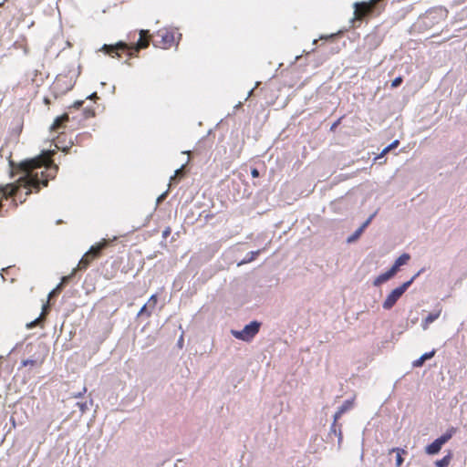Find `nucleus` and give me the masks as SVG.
<instances>
[{
    "instance_id": "nucleus-30",
    "label": "nucleus",
    "mask_w": 467,
    "mask_h": 467,
    "mask_svg": "<svg viewBox=\"0 0 467 467\" xmlns=\"http://www.w3.org/2000/svg\"><path fill=\"white\" fill-rule=\"evenodd\" d=\"M343 415V413L337 409L334 415V421L332 423V427L336 425L337 420Z\"/></svg>"
},
{
    "instance_id": "nucleus-5",
    "label": "nucleus",
    "mask_w": 467,
    "mask_h": 467,
    "mask_svg": "<svg viewBox=\"0 0 467 467\" xmlns=\"http://www.w3.org/2000/svg\"><path fill=\"white\" fill-rule=\"evenodd\" d=\"M108 243L106 240L99 242V244L92 245L89 250L83 255L78 263V267L80 269L86 268L89 265V255L92 257H97L99 255L102 249L107 246Z\"/></svg>"
},
{
    "instance_id": "nucleus-15",
    "label": "nucleus",
    "mask_w": 467,
    "mask_h": 467,
    "mask_svg": "<svg viewBox=\"0 0 467 467\" xmlns=\"http://www.w3.org/2000/svg\"><path fill=\"white\" fill-rule=\"evenodd\" d=\"M354 6L356 8L355 13L358 14L359 16H362L368 11V5L365 2L355 3Z\"/></svg>"
},
{
    "instance_id": "nucleus-33",
    "label": "nucleus",
    "mask_w": 467,
    "mask_h": 467,
    "mask_svg": "<svg viewBox=\"0 0 467 467\" xmlns=\"http://www.w3.org/2000/svg\"><path fill=\"white\" fill-rule=\"evenodd\" d=\"M166 195H167V191H166V192H164L163 193H161V194L157 198V200H156V204H157V205H158V204H160V203H161V202L165 199Z\"/></svg>"
},
{
    "instance_id": "nucleus-19",
    "label": "nucleus",
    "mask_w": 467,
    "mask_h": 467,
    "mask_svg": "<svg viewBox=\"0 0 467 467\" xmlns=\"http://www.w3.org/2000/svg\"><path fill=\"white\" fill-rule=\"evenodd\" d=\"M410 256L409 254H402L401 255H400L396 260H395V264H397L400 267L401 265H404L407 264V262L410 260Z\"/></svg>"
},
{
    "instance_id": "nucleus-14",
    "label": "nucleus",
    "mask_w": 467,
    "mask_h": 467,
    "mask_svg": "<svg viewBox=\"0 0 467 467\" xmlns=\"http://www.w3.org/2000/svg\"><path fill=\"white\" fill-rule=\"evenodd\" d=\"M148 33L147 30H140V39L138 40L137 44H136V47H134V49L136 51H139L140 48H145L148 47L149 45V42L148 41H144L142 39V37Z\"/></svg>"
},
{
    "instance_id": "nucleus-42",
    "label": "nucleus",
    "mask_w": 467,
    "mask_h": 467,
    "mask_svg": "<svg viewBox=\"0 0 467 467\" xmlns=\"http://www.w3.org/2000/svg\"><path fill=\"white\" fill-rule=\"evenodd\" d=\"M57 292L55 291V289H53L49 294H48V297H52L53 296H55Z\"/></svg>"
},
{
    "instance_id": "nucleus-6",
    "label": "nucleus",
    "mask_w": 467,
    "mask_h": 467,
    "mask_svg": "<svg viewBox=\"0 0 467 467\" xmlns=\"http://www.w3.org/2000/svg\"><path fill=\"white\" fill-rule=\"evenodd\" d=\"M159 36H161V47L162 48H168L171 47L175 43V36L173 33L165 31V32H159Z\"/></svg>"
},
{
    "instance_id": "nucleus-27",
    "label": "nucleus",
    "mask_w": 467,
    "mask_h": 467,
    "mask_svg": "<svg viewBox=\"0 0 467 467\" xmlns=\"http://www.w3.org/2000/svg\"><path fill=\"white\" fill-rule=\"evenodd\" d=\"M399 268L400 266L394 263V265L388 271L389 272V274L392 275V276H394L398 272Z\"/></svg>"
},
{
    "instance_id": "nucleus-3",
    "label": "nucleus",
    "mask_w": 467,
    "mask_h": 467,
    "mask_svg": "<svg viewBox=\"0 0 467 467\" xmlns=\"http://www.w3.org/2000/svg\"><path fill=\"white\" fill-rule=\"evenodd\" d=\"M261 323L254 320L245 325L242 330H231V334L237 339L250 342L259 332Z\"/></svg>"
},
{
    "instance_id": "nucleus-45",
    "label": "nucleus",
    "mask_w": 467,
    "mask_h": 467,
    "mask_svg": "<svg viewBox=\"0 0 467 467\" xmlns=\"http://www.w3.org/2000/svg\"><path fill=\"white\" fill-rule=\"evenodd\" d=\"M11 424H13L14 427L16 426V422L13 417L11 418Z\"/></svg>"
},
{
    "instance_id": "nucleus-40",
    "label": "nucleus",
    "mask_w": 467,
    "mask_h": 467,
    "mask_svg": "<svg viewBox=\"0 0 467 467\" xmlns=\"http://www.w3.org/2000/svg\"><path fill=\"white\" fill-rule=\"evenodd\" d=\"M184 165H185V164H182V167H181L180 169H177V170L175 171V174H174V176H176V175L180 174L181 171L184 168Z\"/></svg>"
},
{
    "instance_id": "nucleus-13",
    "label": "nucleus",
    "mask_w": 467,
    "mask_h": 467,
    "mask_svg": "<svg viewBox=\"0 0 467 467\" xmlns=\"http://www.w3.org/2000/svg\"><path fill=\"white\" fill-rule=\"evenodd\" d=\"M391 452H396V466L400 467L403 462V458H402L401 454L406 452L405 450L400 449V448H392L389 451V453H391Z\"/></svg>"
},
{
    "instance_id": "nucleus-32",
    "label": "nucleus",
    "mask_w": 467,
    "mask_h": 467,
    "mask_svg": "<svg viewBox=\"0 0 467 467\" xmlns=\"http://www.w3.org/2000/svg\"><path fill=\"white\" fill-rule=\"evenodd\" d=\"M12 189L10 186H8L7 189H0V198L3 197V196H5L6 194H8L9 192H11Z\"/></svg>"
},
{
    "instance_id": "nucleus-37",
    "label": "nucleus",
    "mask_w": 467,
    "mask_h": 467,
    "mask_svg": "<svg viewBox=\"0 0 467 467\" xmlns=\"http://www.w3.org/2000/svg\"><path fill=\"white\" fill-rule=\"evenodd\" d=\"M38 319H39V318H36V319H35L34 321H32V322L28 323V324H27V327H28V328H31V327H33L34 326H36V324L38 322Z\"/></svg>"
},
{
    "instance_id": "nucleus-47",
    "label": "nucleus",
    "mask_w": 467,
    "mask_h": 467,
    "mask_svg": "<svg viewBox=\"0 0 467 467\" xmlns=\"http://www.w3.org/2000/svg\"><path fill=\"white\" fill-rule=\"evenodd\" d=\"M9 162H10L11 167L14 168L15 167L14 161H10Z\"/></svg>"
},
{
    "instance_id": "nucleus-39",
    "label": "nucleus",
    "mask_w": 467,
    "mask_h": 467,
    "mask_svg": "<svg viewBox=\"0 0 467 467\" xmlns=\"http://www.w3.org/2000/svg\"><path fill=\"white\" fill-rule=\"evenodd\" d=\"M83 104L82 100H78L74 103V107L79 108Z\"/></svg>"
},
{
    "instance_id": "nucleus-7",
    "label": "nucleus",
    "mask_w": 467,
    "mask_h": 467,
    "mask_svg": "<svg viewBox=\"0 0 467 467\" xmlns=\"http://www.w3.org/2000/svg\"><path fill=\"white\" fill-rule=\"evenodd\" d=\"M448 11L443 7H436L427 12L426 18L434 19H445L447 17Z\"/></svg>"
},
{
    "instance_id": "nucleus-16",
    "label": "nucleus",
    "mask_w": 467,
    "mask_h": 467,
    "mask_svg": "<svg viewBox=\"0 0 467 467\" xmlns=\"http://www.w3.org/2000/svg\"><path fill=\"white\" fill-rule=\"evenodd\" d=\"M261 253V250L251 251L247 254L246 258H244L239 265L250 263L255 259V257Z\"/></svg>"
},
{
    "instance_id": "nucleus-28",
    "label": "nucleus",
    "mask_w": 467,
    "mask_h": 467,
    "mask_svg": "<svg viewBox=\"0 0 467 467\" xmlns=\"http://www.w3.org/2000/svg\"><path fill=\"white\" fill-rule=\"evenodd\" d=\"M399 268L400 266L394 263V265L388 271L389 272V274L392 275V276H394L398 272Z\"/></svg>"
},
{
    "instance_id": "nucleus-34",
    "label": "nucleus",
    "mask_w": 467,
    "mask_h": 467,
    "mask_svg": "<svg viewBox=\"0 0 467 467\" xmlns=\"http://www.w3.org/2000/svg\"><path fill=\"white\" fill-rule=\"evenodd\" d=\"M87 391V388L86 387H83L82 390L80 392H78L76 394H74V398H80L84 393H86Z\"/></svg>"
},
{
    "instance_id": "nucleus-1",
    "label": "nucleus",
    "mask_w": 467,
    "mask_h": 467,
    "mask_svg": "<svg viewBox=\"0 0 467 467\" xmlns=\"http://www.w3.org/2000/svg\"><path fill=\"white\" fill-rule=\"evenodd\" d=\"M53 153L54 150H43L40 155L19 162L17 169L22 175L16 183L0 186V189L5 190L8 186L12 189L11 192L0 198V202L3 199H7L13 195L19 199L20 202H23L26 199L21 196L20 191L22 189L25 190V195H28L33 189L38 191L41 186H47L48 178H55L58 170V167L53 163L50 158Z\"/></svg>"
},
{
    "instance_id": "nucleus-23",
    "label": "nucleus",
    "mask_w": 467,
    "mask_h": 467,
    "mask_svg": "<svg viewBox=\"0 0 467 467\" xmlns=\"http://www.w3.org/2000/svg\"><path fill=\"white\" fill-rule=\"evenodd\" d=\"M156 304H157V296H156V295H152V296L149 298V300H148V302H147V305H148V306H149V307L152 310V309L155 307Z\"/></svg>"
},
{
    "instance_id": "nucleus-38",
    "label": "nucleus",
    "mask_w": 467,
    "mask_h": 467,
    "mask_svg": "<svg viewBox=\"0 0 467 467\" xmlns=\"http://www.w3.org/2000/svg\"><path fill=\"white\" fill-rule=\"evenodd\" d=\"M63 285H64L60 282V283L56 286V288H54V289H55V291L59 292V291L62 289Z\"/></svg>"
},
{
    "instance_id": "nucleus-43",
    "label": "nucleus",
    "mask_w": 467,
    "mask_h": 467,
    "mask_svg": "<svg viewBox=\"0 0 467 467\" xmlns=\"http://www.w3.org/2000/svg\"><path fill=\"white\" fill-rule=\"evenodd\" d=\"M337 435H338V442H340V441H341V440H342V433H341V431H338V434H337Z\"/></svg>"
},
{
    "instance_id": "nucleus-17",
    "label": "nucleus",
    "mask_w": 467,
    "mask_h": 467,
    "mask_svg": "<svg viewBox=\"0 0 467 467\" xmlns=\"http://www.w3.org/2000/svg\"><path fill=\"white\" fill-rule=\"evenodd\" d=\"M400 141L398 140H393L389 145H388L387 147H385L382 151L380 152V154L379 156H377L375 159H379L381 158L384 154H386L387 152H389L391 149H394L396 148L398 145H399Z\"/></svg>"
},
{
    "instance_id": "nucleus-35",
    "label": "nucleus",
    "mask_w": 467,
    "mask_h": 467,
    "mask_svg": "<svg viewBox=\"0 0 467 467\" xmlns=\"http://www.w3.org/2000/svg\"><path fill=\"white\" fill-rule=\"evenodd\" d=\"M34 363H35V360H33V359H26V360L23 361L22 364H23V366L26 367V366H28V365H33Z\"/></svg>"
},
{
    "instance_id": "nucleus-9",
    "label": "nucleus",
    "mask_w": 467,
    "mask_h": 467,
    "mask_svg": "<svg viewBox=\"0 0 467 467\" xmlns=\"http://www.w3.org/2000/svg\"><path fill=\"white\" fill-rule=\"evenodd\" d=\"M441 313V308L430 313L421 322L422 329L426 330L429 327L430 324H431L432 322L439 318Z\"/></svg>"
},
{
    "instance_id": "nucleus-2",
    "label": "nucleus",
    "mask_w": 467,
    "mask_h": 467,
    "mask_svg": "<svg viewBox=\"0 0 467 467\" xmlns=\"http://www.w3.org/2000/svg\"><path fill=\"white\" fill-rule=\"evenodd\" d=\"M422 270L417 272L409 281L404 282L401 285L393 289L382 303V307L385 310L391 309L405 291L410 286L413 281L420 275Z\"/></svg>"
},
{
    "instance_id": "nucleus-24",
    "label": "nucleus",
    "mask_w": 467,
    "mask_h": 467,
    "mask_svg": "<svg viewBox=\"0 0 467 467\" xmlns=\"http://www.w3.org/2000/svg\"><path fill=\"white\" fill-rule=\"evenodd\" d=\"M375 216V213L371 214L358 228H362V231L364 232V230L369 225V223H371L373 217Z\"/></svg>"
},
{
    "instance_id": "nucleus-44",
    "label": "nucleus",
    "mask_w": 467,
    "mask_h": 467,
    "mask_svg": "<svg viewBox=\"0 0 467 467\" xmlns=\"http://www.w3.org/2000/svg\"><path fill=\"white\" fill-rule=\"evenodd\" d=\"M339 120L336 121L332 126H331V130H333L337 124H338Z\"/></svg>"
},
{
    "instance_id": "nucleus-36",
    "label": "nucleus",
    "mask_w": 467,
    "mask_h": 467,
    "mask_svg": "<svg viewBox=\"0 0 467 467\" xmlns=\"http://www.w3.org/2000/svg\"><path fill=\"white\" fill-rule=\"evenodd\" d=\"M251 175L252 177L254 178H257L259 176V171L257 169H253L252 171H251Z\"/></svg>"
},
{
    "instance_id": "nucleus-4",
    "label": "nucleus",
    "mask_w": 467,
    "mask_h": 467,
    "mask_svg": "<svg viewBox=\"0 0 467 467\" xmlns=\"http://www.w3.org/2000/svg\"><path fill=\"white\" fill-rule=\"evenodd\" d=\"M456 432L455 428L451 427L448 429L441 436L434 440L431 444L426 446L425 452L429 455L437 454L443 444L450 441L452 435Z\"/></svg>"
},
{
    "instance_id": "nucleus-21",
    "label": "nucleus",
    "mask_w": 467,
    "mask_h": 467,
    "mask_svg": "<svg viewBox=\"0 0 467 467\" xmlns=\"http://www.w3.org/2000/svg\"><path fill=\"white\" fill-rule=\"evenodd\" d=\"M67 119L68 117L67 115L57 118L54 124L52 125V129H58L62 125V123Z\"/></svg>"
},
{
    "instance_id": "nucleus-26",
    "label": "nucleus",
    "mask_w": 467,
    "mask_h": 467,
    "mask_svg": "<svg viewBox=\"0 0 467 467\" xmlns=\"http://www.w3.org/2000/svg\"><path fill=\"white\" fill-rule=\"evenodd\" d=\"M402 83V78L401 77H397L396 78L393 79L392 83H391V87L392 88H397L399 87L400 84Z\"/></svg>"
},
{
    "instance_id": "nucleus-10",
    "label": "nucleus",
    "mask_w": 467,
    "mask_h": 467,
    "mask_svg": "<svg viewBox=\"0 0 467 467\" xmlns=\"http://www.w3.org/2000/svg\"><path fill=\"white\" fill-rule=\"evenodd\" d=\"M434 354H435V350H434V349H433V350H431V351H430V352H426V353H424V354H423V355H421L418 359H416V360H414V361L412 362V366H413L414 368H418V367L422 366V364L424 363V361H425V360H427V359H429V358H432V357L434 356Z\"/></svg>"
},
{
    "instance_id": "nucleus-29",
    "label": "nucleus",
    "mask_w": 467,
    "mask_h": 467,
    "mask_svg": "<svg viewBox=\"0 0 467 467\" xmlns=\"http://www.w3.org/2000/svg\"><path fill=\"white\" fill-rule=\"evenodd\" d=\"M75 273H76V269L73 270L71 275H67V276H63L62 279H61V283L63 285L67 284L71 279V277L74 275Z\"/></svg>"
},
{
    "instance_id": "nucleus-31",
    "label": "nucleus",
    "mask_w": 467,
    "mask_h": 467,
    "mask_svg": "<svg viewBox=\"0 0 467 467\" xmlns=\"http://www.w3.org/2000/svg\"><path fill=\"white\" fill-rule=\"evenodd\" d=\"M343 415V413L337 409L334 415V421L332 423V427L336 425L337 420Z\"/></svg>"
},
{
    "instance_id": "nucleus-11",
    "label": "nucleus",
    "mask_w": 467,
    "mask_h": 467,
    "mask_svg": "<svg viewBox=\"0 0 467 467\" xmlns=\"http://www.w3.org/2000/svg\"><path fill=\"white\" fill-rule=\"evenodd\" d=\"M391 277H393L392 275L389 274V271H387L375 278V280L373 281V285L379 286L382 283H385L388 280H389Z\"/></svg>"
},
{
    "instance_id": "nucleus-41",
    "label": "nucleus",
    "mask_w": 467,
    "mask_h": 467,
    "mask_svg": "<svg viewBox=\"0 0 467 467\" xmlns=\"http://www.w3.org/2000/svg\"><path fill=\"white\" fill-rule=\"evenodd\" d=\"M95 98H97V93L96 92H94V93H92V94H90L89 96L87 97V99H93Z\"/></svg>"
},
{
    "instance_id": "nucleus-46",
    "label": "nucleus",
    "mask_w": 467,
    "mask_h": 467,
    "mask_svg": "<svg viewBox=\"0 0 467 467\" xmlns=\"http://www.w3.org/2000/svg\"><path fill=\"white\" fill-rule=\"evenodd\" d=\"M331 431L337 433V431H336V425L334 427L331 426Z\"/></svg>"
},
{
    "instance_id": "nucleus-12",
    "label": "nucleus",
    "mask_w": 467,
    "mask_h": 467,
    "mask_svg": "<svg viewBox=\"0 0 467 467\" xmlns=\"http://www.w3.org/2000/svg\"><path fill=\"white\" fill-rule=\"evenodd\" d=\"M451 458H452V453L451 451H448V453L443 458L436 461L435 465L437 467H448V465L451 462Z\"/></svg>"
},
{
    "instance_id": "nucleus-22",
    "label": "nucleus",
    "mask_w": 467,
    "mask_h": 467,
    "mask_svg": "<svg viewBox=\"0 0 467 467\" xmlns=\"http://www.w3.org/2000/svg\"><path fill=\"white\" fill-rule=\"evenodd\" d=\"M151 311L152 310L149 307V306L146 303L139 311L138 316L146 315L147 317H150L151 315Z\"/></svg>"
},
{
    "instance_id": "nucleus-49",
    "label": "nucleus",
    "mask_w": 467,
    "mask_h": 467,
    "mask_svg": "<svg viewBox=\"0 0 467 467\" xmlns=\"http://www.w3.org/2000/svg\"><path fill=\"white\" fill-rule=\"evenodd\" d=\"M253 91H254V89H251V90L249 91V93H248V97H250V96H251V94L253 93Z\"/></svg>"
},
{
    "instance_id": "nucleus-20",
    "label": "nucleus",
    "mask_w": 467,
    "mask_h": 467,
    "mask_svg": "<svg viewBox=\"0 0 467 467\" xmlns=\"http://www.w3.org/2000/svg\"><path fill=\"white\" fill-rule=\"evenodd\" d=\"M353 407V400H346L340 407H338V410L344 414L348 410H349Z\"/></svg>"
},
{
    "instance_id": "nucleus-18",
    "label": "nucleus",
    "mask_w": 467,
    "mask_h": 467,
    "mask_svg": "<svg viewBox=\"0 0 467 467\" xmlns=\"http://www.w3.org/2000/svg\"><path fill=\"white\" fill-rule=\"evenodd\" d=\"M363 233L362 228H358L351 235L347 238V243L351 244L357 241L361 234Z\"/></svg>"
},
{
    "instance_id": "nucleus-25",
    "label": "nucleus",
    "mask_w": 467,
    "mask_h": 467,
    "mask_svg": "<svg viewBox=\"0 0 467 467\" xmlns=\"http://www.w3.org/2000/svg\"><path fill=\"white\" fill-rule=\"evenodd\" d=\"M77 406L79 408L81 413L86 412L88 410V406L87 402H78Z\"/></svg>"
},
{
    "instance_id": "nucleus-8",
    "label": "nucleus",
    "mask_w": 467,
    "mask_h": 467,
    "mask_svg": "<svg viewBox=\"0 0 467 467\" xmlns=\"http://www.w3.org/2000/svg\"><path fill=\"white\" fill-rule=\"evenodd\" d=\"M128 49V45L122 41L117 43L115 46H111V45H104L102 47V50L105 51V53L107 54H111V52H116L117 56H119L118 54V51H125Z\"/></svg>"
},
{
    "instance_id": "nucleus-48",
    "label": "nucleus",
    "mask_w": 467,
    "mask_h": 467,
    "mask_svg": "<svg viewBox=\"0 0 467 467\" xmlns=\"http://www.w3.org/2000/svg\"><path fill=\"white\" fill-rule=\"evenodd\" d=\"M169 232H170V231H169V229H168V230L164 231L163 234H164V235H167V234H169Z\"/></svg>"
}]
</instances>
